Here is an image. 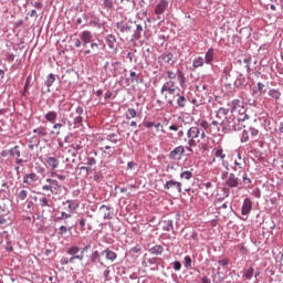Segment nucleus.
Wrapping results in <instances>:
<instances>
[{"label":"nucleus","mask_w":283,"mask_h":283,"mask_svg":"<svg viewBox=\"0 0 283 283\" xmlns=\"http://www.w3.org/2000/svg\"><path fill=\"white\" fill-rule=\"evenodd\" d=\"M231 113L238 114L237 119H234L233 125L230 129L234 132H240L247 127V120H249V115L247 114V108L244 107V101L233 99L231 102Z\"/></svg>","instance_id":"nucleus-1"},{"label":"nucleus","mask_w":283,"mask_h":283,"mask_svg":"<svg viewBox=\"0 0 283 283\" xmlns=\"http://www.w3.org/2000/svg\"><path fill=\"white\" fill-rule=\"evenodd\" d=\"M189 147H207L209 137L205 132H200L198 126H192L187 132Z\"/></svg>","instance_id":"nucleus-2"},{"label":"nucleus","mask_w":283,"mask_h":283,"mask_svg":"<svg viewBox=\"0 0 283 283\" xmlns=\"http://www.w3.org/2000/svg\"><path fill=\"white\" fill-rule=\"evenodd\" d=\"M161 94H165V98L170 107H174V99L169 96H177L180 88L176 85L175 81L168 80L161 87ZM168 94V95H167Z\"/></svg>","instance_id":"nucleus-3"},{"label":"nucleus","mask_w":283,"mask_h":283,"mask_svg":"<svg viewBox=\"0 0 283 283\" xmlns=\"http://www.w3.org/2000/svg\"><path fill=\"white\" fill-rule=\"evenodd\" d=\"M234 171H239L244 185H251V178L247 175V159L242 158V155L238 153L234 159Z\"/></svg>","instance_id":"nucleus-4"},{"label":"nucleus","mask_w":283,"mask_h":283,"mask_svg":"<svg viewBox=\"0 0 283 283\" xmlns=\"http://www.w3.org/2000/svg\"><path fill=\"white\" fill-rule=\"evenodd\" d=\"M260 138V130L255 127H250L249 129H244L241 135V143H258Z\"/></svg>","instance_id":"nucleus-5"},{"label":"nucleus","mask_w":283,"mask_h":283,"mask_svg":"<svg viewBox=\"0 0 283 283\" xmlns=\"http://www.w3.org/2000/svg\"><path fill=\"white\" fill-rule=\"evenodd\" d=\"M221 178L222 180H226V185L228 187H240L242 185H247L244 184V179L238 178L233 172H231L230 175L228 171L222 172Z\"/></svg>","instance_id":"nucleus-6"},{"label":"nucleus","mask_w":283,"mask_h":283,"mask_svg":"<svg viewBox=\"0 0 283 283\" xmlns=\"http://www.w3.org/2000/svg\"><path fill=\"white\" fill-rule=\"evenodd\" d=\"M45 182L46 184L42 186V191H50V193H53V196H56L61 190V186L59 185L57 180L52 178H46Z\"/></svg>","instance_id":"nucleus-7"},{"label":"nucleus","mask_w":283,"mask_h":283,"mask_svg":"<svg viewBox=\"0 0 283 283\" xmlns=\"http://www.w3.org/2000/svg\"><path fill=\"white\" fill-rule=\"evenodd\" d=\"M227 114H229V109L222 107L219 108L216 113V118L211 122V125H213V127H220V125L224 123Z\"/></svg>","instance_id":"nucleus-8"},{"label":"nucleus","mask_w":283,"mask_h":283,"mask_svg":"<svg viewBox=\"0 0 283 283\" xmlns=\"http://www.w3.org/2000/svg\"><path fill=\"white\" fill-rule=\"evenodd\" d=\"M164 189H167V191H170V193H181L182 192V184L175 181V180H169L166 182L164 186Z\"/></svg>","instance_id":"nucleus-9"},{"label":"nucleus","mask_w":283,"mask_h":283,"mask_svg":"<svg viewBox=\"0 0 283 283\" xmlns=\"http://www.w3.org/2000/svg\"><path fill=\"white\" fill-rule=\"evenodd\" d=\"M169 8V0H159L155 7V14L160 17V14H165L167 9Z\"/></svg>","instance_id":"nucleus-10"},{"label":"nucleus","mask_w":283,"mask_h":283,"mask_svg":"<svg viewBox=\"0 0 283 283\" xmlns=\"http://www.w3.org/2000/svg\"><path fill=\"white\" fill-rule=\"evenodd\" d=\"M212 154L214 156V158L211 161V165H213V163H216V158H219L222 163V165L224 166V159L227 158V154L224 153V149H222L221 146L219 147H214L212 150Z\"/></svg>","instance_id":"nucleus-11"},{"label":"nucleus","mask_w":283,"mask_h":283,"mask_svg":"<svg viewBox=\"0 0 283 283\" xmlns=\"http://www.w3.org/2000/svg\"><path fill=\"white\" fill-rule=\"evenodd\" d=\"M10 158H15L17 165H23V159H21V146L17 145L10 149Z\"/></svg>","instance_id":"nucleus-12"},{"label":"nucleus","mask_w":283,"mask_h":283,"mask_svg":"<svg viewBox=\"0 0 283 283\" xmlns=\"http://www.w3.org/2000/svg\"><path fill=\"white\" fill-rule=\"evenodd\" d=\"M36 180H39V176L36 175V172H30L23 176V184L28 185L29 187L34 185Z\"/></svg>","instance_id":"nucleus-13"},{"label":"nucleus","mask_w":283,"mask_h":283,"mask_svg":"<svg viewBox=\"0 0 283 283\" xmlns=\"http://www.w3.org/2000/svg\"><path fill=\"white\" fill-rule=\"evenodd\" d=\"M101 255L105 258V260H108L109 262H114L118 258V254H116V252L112 251L109 248L102 251Z\"/></svg>","instance_id":"nucleus-14"},{"label":"nucleus","mask_w":283,"mask_h":283,"mask_svg":"<svg viewBox=\"0 0 283 283\" xmlns=\"http://www.w3.org/2000/svg\"><path fill=\"white\" fill-rule=\"evenodd\" d=\"M182 154H185V147L178 146L170 153V158H172V160H180Z\"/></svg>","instance_id":"nucleus-15"},{"label":"nucleus","mask_w":283,"mask_h":283,"mask_svg":"<svg viewBox=\"0 0 283 283\" xmlns=\"http://www.w3.org/2000/svg\"><path fill=\"white\" fill-rule=\"evenodd\" d=\"M99 211L104 220H112V207L103 205Z\"/></svg>","instance_id":"nucleus-16"},{"label":"nucleus","mask_w":283,"mask_h":283,"mask_svg":"<svg viewBox=\"0 0 283 283\" xmlns=\"http://www.w3.org/2000/svg\"><path fill=\"white\" fill-rule=\"evenodd\" d=\"M252 207H253V202H251V199H244L241 208L242 216H249V213H251Z\"/></svg>","instance_id":"nucleus-17"},{"label":"nucleus","mask_w":283,"mask_h":283,"mask_svg":"<svg viewBox=\"0 0 283 283\" xmlns=\"http://www.w3.org/2000/svg\"><path fill=\"white\" fill-rule=\"evenodd\" d=\"M80 39L83 43V46L84 48H87V43H92V32L90 31H83L81 34H80Z\"/></svg>","instance_id":"nucleus-18"},{"label":"nucleus","mask_w":283,"mask_h":283,"mask_svg":"<svg viewBox=\"0 0 283 283\" xmlns=\"http://www.w3.org/2000/svg\"><path fill=\"white\" fill-rule=\"evenodd\" d=\"M44 118L46 123H51V125H54V123H56V118H59V113H56V111H49L44 115Z\"/></svg>","instance_id":"nucleus-19"},{"label":"nucleus","mask_w":283,"mask_h":283,"mask_svg":"<svg viewBox=\"0 0 283 283\" xmlns=\"http://www.w3.org/2000/svg\"><path fill=\"white\" fill-rule=\"evenodd\" d=\"M268 96H270V98H273V101H275V103H277V101H280V98H282V93L277 88H271L268 91Z\"/></svg>","instance_id":"nucleus-20"},{"label":"nucleus","mask_w":283,"mask_h":283,"mask_svg":"<svg viewBox=\"0 0 283 283\" xmlns=\"http://www.w3.org/2000/svg\"><path fill=\"white\" fill-rule=\"evenodd\" d=\"M189 103V99H187V97L185 95H179V93H177V106L180 107L181 109H185V107H187Z\"/></svg>","instance_id":"nucleus-21"},{"label":"nucleus","mask_w":283,"mask_h":283,"mask_svg":"<svg viewBox=\"0 0 283 283\" xmlns=\"http://www.w3.org/2000/svg\"><path fill=\"white\" fill-rule=\"evenodd\" d=\"M90 249V245L85 247L83 249V251L81 252V254H73L71 258H70V262L71 264H74V262H76V260H80V262H83V259L85 258L84 253L85 251H87Z\"/></svg>","instance_id":"nucleus-22"},{"label":"nucleus","mask_w":283,"mask_h":283,"mask_svg":"<svg viewBox=\"0 0 283 283\" xmlns=\"http://www.w3.org/2000/svg\"><path fill=\"white\" fill-rule=\"evenodd\" d=\"M213 56H216L213 48L208 49L205 56V63H207V65H211V63H213Z\"/></svg>","instance_id":"nucleus-23"},{"label":"nucleus","mask_w":283,"mask_h":283,"mask_svg":"<svg viewBox=\"0 0 283 283\" xmlns=\"http://www.w3.org/2000/svg\"><path fill=\"white\" fill-rule=\"evenodd\" d=\"M262 92H264V84L259 82L256 86L252 88V96H262Z\"/></svg>","instance_id":"nucleus-24"},{"label":"nucleus","mask_w":283,"mask_h":283,"mask_svg":"<svg viewBox=\"0 0 283 283\" xmlns=\"http://www.w3.org/2000/svg\"><path fill=\"white\" fill-rule=\"evenodd\" d=\"M63 206L65 207L66 211H69V213H72V211H76V209H78V203L74 201H65L63 202Z\"/></svg>","instance_id":"nucleus-25"},{"label":"nucleus","mask_w":283,"mask_h":283,"mask_svg":"<svg viewBox=\"0 0 283 283\" xmlns=\"http://www.w3.org/2000/svg\"><path fill=\"white\" fill-rule=\"evenodd\" d=\"M46 165L50 167L51 171H54L59 167V159L54 157L46 158Z\"/></svg>","instance_id":"nucleus-26"},{"label":"nucleus","mask_w":283,"mask_h":283,"mask_svg":"<svg viewBox=\"0 0 283 283\" xmlns=\"http://www.w3.org/2000/svg\"><path fill=\"white\" fill-rule=\"evenodd\" d=\"M40 207L52 208V207H54V201H52V199H48V197H45V195H43V197L40 198Z\"/></svg>","instance_id":"nucleus-27"},{"label":"nucleus","mask_w":283,"mask_h":283,"mask_svg":"<svg viewBox=\"0 0 283 283\" xmlns=\"http://www.w3.org/2000/svg\"><path fill=\"white\" fill-rule=\"evenodd\" d=\"M33 134H36L40 138L48 136V127L40 126L33 129Z\"/></svg>","instance_id":"nucleus-28"},{"label":"nucleus","mask_w":283,"mask_h":283,"mask_svg":"<svg viewBox=\"0 0 283 283\" xmlns=\"http://www.w3.org/2000/svg\"><path fill=\"white\" fill-rule=\"evenodd\" d=\"M163 251H165L163 245H154L149 249V253H151V255H163Z\"/></svg>","instance_id":"nucleus-29"},{"label":"nucleus","mask_w":283,"mask_h":283,"mask_svg":"<svg viewBox=\"0 0 283 283\" xmlns=\"http://www.w3.org/2000/svg\"><path fill=\"white\" fill-rule=\"evenodd\" d=\"M63 128V124L54 123L53 129L51 130L52 136H61V129Z\"/></svg>","instance_id":"nucleus-30"},{"label":"nucleus","mask_w":283,"mask_h":283,"mask_svg":"<svg viewBox=\"0 0 283 283\" xmlns=\"http://www.w3.org/2000/svg\"><path fill=\"white\" fill-rule=\"evenodd\" d=\"M161 59L165 63H167L168 65H174V54L172 53H164L161 55Z\"/></svg>","instance_id":"nucleus-31"},{"label":"nucleus","mask_w":283,"mask_h":283,"mask_svg":"<svg viewBox=\"0 0 283 283\" xmlns=\"http://www.w3.org/2000/svg\"><path fill=\"white\" fill-rule=\"evenodd\" d=\"M205 65V59L202 56H198L192 62V67L198 70V67H202Z\"/></svg>","instance_id":"nucleus-32"},{"label":"nucleus","mask_w":283,"mask_h":283,"mask_svg":"<svg viewBox=\"0 0 283 283\" xmlns=\"http://www.w3.org/2000/svg\"><path fill=\"white\" fill-rule=\"evenodd\" d=\"M86 167L91 168V171H95L96 170V158L94 157H88L86 159Z\"/></svg>","instance_id":"nucleus-33"},{"label":"nucleus","mask_w":283,"mask_h":283,"mask_svg":"<svg viewBox=\"0 0 283 283\" xmlns=\"http://www.w3.org/2000/svg\"><path fill=\"white\" fill-rule=\"evenodd\" d=\"M254 273H255V270L253 268H249L243 271V277H245V280H251Z\"/></svg>","instance_id":"nucleus-34"},{"label":"nucleus","mask_w":283,"mask_h":283,"mask_svg":"<svg viewBox=\"0 0 283 283\" xmlns=\"http://www.w3.org/2000/svg\"><path fill=\"white\" fill-rule=\"evenodd\" d=\"M54 81H56V76L53 73H50L45 82L46 87H52V85H54Z\"/></svg>","instance_id":"nucleus-35"},{"label":"nucleus","mask_w":283,"mask_h":283,"mask_svg":"<svg viewBox=\"0 0 283 283\" xmlns=\"http://www.w3.org/2000/svg\"><path fill=\"white\" fill-rule=\"evenodd\" d=\"M136 116H138V113L136 112V109L134 108H128L126 112V118L127 120L132 119V118H136Z\"/></svg>","instance_id":"nucleus-36"},{"label":"nucleus","mask_w":283,"mask_h":283,"mask_svg":"<svg viewBox=\"0 0 283 283\" xmlns=\"http://www.w3.org/2000/svg\"><path fill=\"white\" fill-rule=\"evenodd\" d=\"M78 251H81V248H78L77 245H72L71 248H69L66 250L67 255H76V253H78Z\"/></svg>","instance_id":"nucleus-37"},{"label":"nucleus","mask_w":283,"mask_h":283,"mask_svg":"<svg viewBox=\"0 0 283 283\" xmlns=\"http://www.w3.org/2000/svg\"><path fill=\"white\" fill-rule=\"evenodd\" d=\"M180 178L184 180H191L193 178V172L186 170L180 174Z\"/></svg>","instance_id":"nucleus-38"},{"label":"nucleus","mask_w":283,"mask_h":283,"mask_svg":"<svg viewBox=\"0 0 283 283\" xmlns=\"http://www.w3.org/2000/svg\"><path fill=\"white\" fill-rule=\"evenodd\" d=\"M18 200H21L22 202L24 200H28V190H20L17 195Z\"/></svg>","instance_id":"nucleus-39"},{"label":"nucleus","mask_w":283,"mask_h":283,"mask_svg":"<svg viewBox=\"0 0 283 283\" xmlns=\"http://www.w3.org/2000/svg\"><path fill=\"white\" fill-rule=\"evenodd\" d=\"M239 65H242L244 63L245 70H251V60L244 57L243 60H238Z\"/></svg>","instance_id":"nucleus-40"},{"label":"nucleus","mask_w":283,"mask_h":283,"mask_svg":"<svg viewBox=\"0 0 283 283\" xmlns=\"http://www.w3.org/2000/svg\"><path fill=\"white\" fill-rule=\"evenodd\" d=\"M178 74V78H179V83L180 85H185V83H187V77H185V73L180 70L177 71Z\"/></svg>","instance_id":"nucleus-41"},{"label":"nucleus","mask_w":283,"mask_h":283,"mask_svg":"<svg viewBox=\"0 0 283 283\" xmlns=\"http://www.w3.org/2000/svg\"><path fill=\"white\" fill-rule=\"evenodd\" d=\"M166 78H169V81H175L176 78V72L174 71H166Z\"/></svg>","instance_id":"nucleus-42"},{"label":"nucleus","mask_w":283,"mask_h":283,"mask_svg":"<svg viewBox=\"0 0 283 283\" xmlns=\"http://www.w3.org/2000/svg\"><path fill=\"white\" fill-rule=\"evenodd\" d=\"M199 127H201L202 129L207 130L209 129V123L205 119L199 120Z\"/></svg>","instance_id":"nucleus-43"},{"label":"nucleus","mask_w":283,"mask_h":283,"mask_svg":"<svg viewBox=\"0 0 283 283\" xmlns=\"http://www.w3.org/2000/svg\"><path fill=\"white\" fill-rule=\"evenodd\" d=\"M202 187H205L207 189L205 195L209 196V193H211V191H209V189H211V187H213V185L211 182H206V184H202Z\"/></svg>","instance_id":"nucleus-44"},{"label":"nucleus","mask_w":283,"mask_h":283,"mask_svg":"<svg viewBox=\"0 0 283 283\" xmlns=\"http://www.w3.org/2000/svg\"><path fill=\"white\" fill-rule=\"evenodd\" d=\"M186 269H190L191 266V256L187 255L185 256V262H184Z\"/></svg>","instance_id":"nucleus-45"},{"label":"nucleus","mask_w":283,"mask_h":283,"mask_svg":"<svg viewBox=\"0 0 283 283\" xmlns=\"http://www.w3.org/2000/svg\"><path fill=\"white\" fill-rule=\"evenodd\" d=\"M52 178H57L59 180H65V176L56 174V171H51Z\"/></svg>","instance_id":"nucleus-46"},{"label":"nucleus","mask_w":283,"mask_h":283,"mask_svg":"<svg viewBox=\"0 0 283 283\" xmlns=\"http://www.w3.org/2000/svg\"><path fill=\"white\" fill-rule=\"evenodd\" d=\"M81 171H85L86 176H90V174H92V168L88 166H82L80 167Z\"/></svg>","instance_id":"nucleus-47"},{"label":"nucleus","mask_w":283,"mask_h":283,"mask_svg":"<svg viewBox=\"0 0 283 283\" xmlns=\"http://www.w3.org/2000/svg\"><path fill=\"white\" fill-rule=\"evenodd\" d=\"M156 132H165V126L161 123H157L154 125Z\"/></svg>","instance_id":"nucleus-48"},{"label":"nucleus","mask_w":283,"mask_h":283,"mask_svg":"<svg viewBox=\"0 0 283 283\" xmlns=\"http://www.w3.org/2000/svg\"><path fill=\"white\" fill-rule=\"evenodd\" d=\"M72 148L75 151H81L83 149V146H81V144H78L77 142H75L74 144H72Z\"/></svg>","instance_id":"nucleus-49"},{"label":"nucleus","mask_w":283,"mask_h":283,"mask_svg":"<svg viewBox=\"0 0 283 283\" xmlns=\"http://www.w3.org/2000/svg\"><path fill=\"white\" fill-rule=\"evenodd\" d=\"M172 264L175 271H180V269H182V264L179 261H175Z\"/></svg>","instance_id":"nucleus-50"},{"label":"nucleus","mask_w":283,"mask_h":283,"mask_svg":"<svg viewBox=\"0 0 283 283\" xmlns=\"http://www.w3.org/2000/svg\"><path fill=\"white\" fill-rule=\"evenodd\" d=\"M130 80L133 83H138V74H136V72H130Z\"/></svg>","instance_id":"nucleus-51"},{"label":"nucleus","mask_w":283,"mask_h":283,"mask_svg":"<svg viewBox=\"0 0 283 283\" xmlns=\"http://www.w3.org/2000/svg\"><path fill=\"white\" fill-rule=\"evenodd\" d=\"M218 264H220V266H228L229 264V259H222L218 261Z\"/></svg>","instance_id":"nucleus-52"},{"label":"nucleus","mask_w":283,"mask_h":283,"mask_svg":"<svg viewBox=\"0 0 283 283\" xmlns=\"http://www.w3.org/2000/svg\"><path fill=\"white\" fill-rule=\"evenodd\" d=\"M83 123V117L81 115H77V117L74 118V125H81Z\"/></svg>","instance_id":"nucleus-53"},{"label":"nucleus","mask_w":283,"mask_h":283,"mask_svg":"<svg viewBox=\"0 0 283 283\" xmlns=\"http://www.w3.org/2000/svg\"><path fill=\"white\" fill-rule=\"evenodd\" d=\"M105 8H114V2L112 0H104Z\"/></svg>","instance_id":"nucleus-54"},{"label":"nucleus","mask_w":283,"mask_h":283,"mask_svg":"<svg viewBox=\"0 0 283 283\" xmlns=\"http://www.w3.org/2000/svg\"><path fill=\"white\" fill-rule=\"evenodd\" d=\"M65 233H67V227L62 226V227L60 228V230H59V235H63V234H65Z\"/></svg>","instance_id":"nucleus-55"},{"label":"nucleus","mask_w":283,"mask_h":283,"mask_svg":"<svg viewBox=\"0 0 283 283\" xmlns=\"http://www.w3.org/2000/svg\"><path fill=\"white\" fill-rule=\"evenodd\" d=\"M154 122H144V127H147L148 129L154 127Z\"/></svg>","instance_id":"nucleus-56"},{"label":"nucleus","mask_w":283,"mask_h":283,"mask_svg":"<svg viewBox=\"0 0 283 283\" xmlns=\"http://www.w3.org/2000/svg\"><path fill=\"white\" fill-rule=\"evenodd\" d=\"M1 156H2V158H8V156H10V149L9 150H2Z\"/></svg>","instance_id":"nucleus-57"},{"label":"nucleus","mask_w":283,"mask_h":283,"mask_svg":"<svg viewBox=\"0 0 283 283\" xmlns=\"http://www.w3.org/2000/svg\"><path fill=\"white\" fill-rule=\"evenodd\" d=\"M75 112H76L77 116H81L84 112L83 106H77Z\"/></svg>","instance_id":"nucleus-58"},{"label":"nucleus","mask_w":283,"mask_h":283,"mask_svg":"<svg viewBox=\"0 0 283 283\" xmlns=\"http://www.w3.org/2000/svg\"><path fill=\"white\" fill-rule=\"evenodd\" d=\"M170 132H178L179 127L176 124L169 126Z\"/></svg>","instance_id":"nucleus-59"},{"label":"nucleus","mask_w":283,"mask_h":283,"mask_svg":"<svg viewBox=\"0 0 283 283\" xmlns=\"http://www.w3.org/2000/svg\"><path fill=\"white\" fill-rule=\"evenodd\" d=\"M134 167H136V163H134V161H128V164H127V169H134Z\"/></svg>","instance_id":"nucleus-60"},{"label":"nucleus","mask_w":283,"mask_h":283,"mask_svg":"<svg viewBox=\"0 0 283 283\" xmlns=\"http://www.w3.org/2000/svg\"><path fill=\"white\" fill-rule=\"evenodd\" d=\"M85 219H82L81 221H80V227H81V230L82 231H85Z\"/></svg>","instance_id":"nucleus-61"},{"label":"nucleus","mask_w":283,"mask_h":283,"mask_svg":"<svg viewBox=\"0 0 283 283\" xmlns=\"http://www.w3.org/2000/svg\"><path fill=\"white\" fill-rule=\"evenodd\" d=\"M238 249L243 255L247 253V248H244V245H238Z\"/></svg>","instance_id":"nucleus-62"},{"label":"nucleus","mask_w":283,"mask_h":283,"mask_svg":"<svg viewBox=\"0 0 283 283\" xmlns=\"http://www.w3.org/2000/svg\"><path fill=\"white\" fill-rule=\"evenodd\" d=\"M74 45L75 48H81V40L80 39H74Z\"/></svg>","instance_id":"nucleus-63"},{"label":"nucleus","mask_w":283,"mask_h":283,"mask_svg":"<svg viewBox=\"0 0 283 283\" xmlns=\"http://www.w3.org/2000/svg\"><path fill=\"white\" fill-rule=\"evenodd\" d=\"M201 283H211V280H209V277H207V276H203L201 279Z\"/></svg>","instance_id":"nucleus-64"}]
</instances>
